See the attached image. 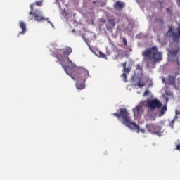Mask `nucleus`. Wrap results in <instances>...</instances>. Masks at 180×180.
<instances>
[{"label":"nucleus","instance_id":"4be33fe9","mask_svg":"<svg viewBox=\"0 0 180 180\" xmlns=\"http://www.w3.org/2000/svg\"><path fill=\"white\" fill-rule=\"evenodd\" d=\"M122 41L124 46H127V39L126 38H123Z\"/></svg>","mask_w":180,"mask_h":180},{"label":"nucleus","instance_id":"393cba45","mask_svg":"<svg viewBox=\"0 0 180 180\" xmlns=\"http://www.w3.org/2000/svg\"><path fill=\"white\" fill-rule=\"evenodd\" d=\"M178 115H180V111H176L175 119H178Z\"/></svg>","mask_w":180,"mask_h":180},{"label":"nucleus","instance_id":"9b49d317","mask_svg":"<svg viewBox=\"0 0 180 180\" xmlns=\"http://www.w3.org/2000/svg\"><path fill=\"white\" fill-rule=\"evenodd\" d=\"M175 76H172V75H169L167 81L168 83L170 85H172V86H174V88H175V89H179V84H176V82H175Z\"/></svg>","mask_w":180,"mask_h":180},{"label":"nucleus","instance_id":"c756f323","mask_svg":"<svg viewBox=\"0 0 180 180\" xmlns=\"http://www.w3.org/2000/svg\"><path fill=\"white\" fill-rule=\"evenodd\" d=\"M160 22L162 25L164 23V20L162 19L160 20Z\"/></svg>","mask_w":180,"mask_h":180},{"label":"nucleus","instance_id":"5701e85b","mask_svg":"<svg viewBox=\"0 0 180 180\" xmlns=\"http://www.w3.org/2000/svg\"><path fill=\"white\" fill-rule=\"evenodd\" d=\"M136 70H139L140 71H141L143 70V67H141V65H139V64L136 65Z\"/></svg>","mask_w":180,"mask_h":180},{"label":"nucleus","instance_id":"c9c22d12","mask_svg":"<svg viewBox=\"0 0 180 180\" xmlns=\"http://www.w3.org/2000/svg\"><path fill=\"white\" fill-rule=\"evenodd\" d=\"M31 19H33V17H32Z\"/></svg>","mask_w":180,"mask_h":180},{"label":"nucleus","instance_id":"4468645a","mask_svg":"<svg viewBox=\"0 0 180 180\" xmlns=\"http://www.w3.org/2000/svg\"><path fill=\"white\" fill-rule=\"evenodd\" d=\"M34 5H37V6H43V1H35L34 4H32L30 5V8L31 11H34Z\"/></svg>","mask_w":180,"mask_h":180},{"label":"nucleus","instance_id":"0eeeda50","mask_svg":"<svg viewBox=\"0 0 180 180\" xmlns=\"http://www.w3.org/2000/svg\"><path fill=\"white\" fill-rule=\"evenodd\" d=\"M143 106V102H141L133 109L134 115L136 117H139L140 115L144 113V108Z\"/></svg>","mask_w":180,"mask_h":180},{"label":"nucleus","instance_id":"7c9ffc66","mask_svg":"<svg viewBox=\"0 0 180 180\" xmlns=\"http://www.w3.org/2000/svg\"><path fill=\"white\" fill-rule=\"evenodd\" d=\"M171 123H172V124H174V123H175V120H172Z\"/></svg>","mask_w":180,"mask_h":180},{"label":"nucleus","instance_id":"bb28decb","mask_svg":"<svg viewBox=\"0 0 180 180\" xmlns=\"http://www.w3.org/2000/svg\"><path fill=\"white\" fill-rule=\"evenodd\" d=\"M176 64H177V65L179 67V70H180V64H179V60H178V58L176 60Z\"/></svg>","mask_w":180,"mask_h":180},{"label":"nucleus","instance_id":"412c9836","mask_svg":"<svg viewBox=\"0 0 180 180\" xmlns=\"http://www.w3.org/2000/svg\"><path fill=\"white\" fill-rule=\"evenodd\" d=\"M147 95H150V91L148 90H146L143 93V96H147Z\"/></svg>","mask_w":180,"mask_h":180},{"label":"nucleus","instance_id":"f3484780","mask_svg":"<svg viewBox=\"0 0 180 180\" xmlns=\"http://www.w3.org/2000/svg\"><path fill=\"white\" fill-rule=\"evenodd\" d=\"M107 30H108V32H110L112 33L113 30V24L112 23L107 24Z\"/></svg>","mask_w":180,"mask_h":180},{"label":"nucleus","instance_id":"2f4dec72","mask_svg":"<svg viewBox=\"0 0 180 180\" xmlns=\"http://www.w3.org/2000/svg\"><path fill=\"white\" fill-rule=\"evenodd\" d=\"M178 5H180V0H176Z\"/></svg>","mask_w":180,"mask_h":180},{"label":"nucleus","instance_id":"423d86ee","mask_svg":"<svg viewBox=\"0 0 180 180\" xmlns=\"http://www.w3.org/2000/svg\"><path fill=\"white\" fill-rule=\"evenodd\" d=\"M177 33L174 32V31L172 30V28H169L167 31V35L169 36V37H172L174 41H175L176 43H179V39H180V24L179 25L178 27H177Z\"/></svg>","mask_w":180,"mask_h":180},{"label":"nucleus","instance_id":"7ed1b4c3","mask_svg":"<svg viewBox=\"0 0 180 180\" xmlns=\"http://www.w3.org/2000/svg\"><path fill=\"white\" fill-rule=\"evenodd\" d=\"M114 116H116L118 119L122 118L123 124L127 126L131 130H136V133H145L146 131L143 129H140V126L131 121L126 108H120V113H114Z\"/></svg>","mask_w":180,"mask_h":180},{"label":"nucleus","instance_id":"dca6fc26","mask_svg":"<svg viewBox=\"0 0 180 180\" xmlns=\"http://www.w3.org/2000/svg\"><path fill=\"white\" fill-rule=\"evenodd\" d=\"M76 87L77 89H84L85 88V82H83V83H77Z\"/></svg>","mask_w":180,"mask_h":180},{"label":"nucleus","instance_id":"c85d7f7f","mask_svg":"<svg viewBox=\"0 0 180 180\" xmlns=\"http://www.w3.org/2000/svg\"><path fill=\"white\" fill-rule=\"evenodd\" d=\"M167 12L168 13H171V8H167Z\"/></svg>","mask_w":180,"mask_h":180},{"label":"nucleus","instance_id":"72a5a7b5","mask_svg":"<svg viewBox=\"0 0 180 180\" xmlns=\"http://www.w3.org/2000/svg\"><path fill=\"white\" fill-rule=\"evenodd\" d=\"M72 32H75V30H72Z\"/></svg>","mask_w":180,"mask_h":180},{"label":"nucleus","instance_id":"6e6552de","mask_svg":"<svg viewBox=\"0 0 180 180\" xmlns=\"http://www.w3.org/2000/svg\"><path fill=\"white\" fill-rule=\"evenodd\" d=\"M127 64V62H124V63H122V67H123V74L122 75V77H123L124 79V82H127V74H129L130 71H131V68H127L126 65Z\"/></svg>","mask_w":180,"mask_h":180},{"label":"nucleus","instance_id":"39448f33","mask_svg":"<svg viewBox=\"0 0 180 180\" xmlns=\"http://www.w3.org/2000/svg\"><path fill=\"white\" fill-rule=\"evenodd\" d=\"M77 71L79 72V76L77 77V81H82V82H86V80L91 77L89 71L85 68H78Z\"/></svg>","mask_w":180,"mask_h":180},{"label":"nucleus","instance_id":"1a4fd4ad","mask_svg":"<svg viewBox=\"0 0 180 180\" xmlns=\"http://www.w3.org/2000/svg\"><path fill=\"white\" fill-rule=\"evenodd\" d=\"M146 127L149 133L152 134H158L160 133V131H157V127L154 124H147Z\"/></svg>","mask_w":180,"mask_h":180},{"label":"nucleus","instance_id":"473e14b6","mask_svg":"<svg viewBox=\"0 0 180 180\" xmlns=\"http://www.w3.org/2000/svg\"><path fill=\"white\" fill-rule=\"evenodd\" d=\"M48 23H51V25L53 26V22L48 21Z\"/></svg>","mask_w":180,"mask_h":180},{"label":"nucleus","instance_id":"b1692460","mask_svg":"<svg viewBox=\"0 0 180 180\" xmlns=\"http://www.w3.org/2000/svg\"><path fill=\"white\" fill-rule=\"evenodd\" d=\"M37 13V11L33 12V11L31 10V11L29 13H30V15H32L34 17V13Z\"/></svg>","mask_w":180,"mask_h":180},{"label":"nucleus","instance_id":"6ab92c4d","mask_svg":"<svg viewBox=\"0 0 180 180\" xmlns=\"http://www.w3.org/2000/svg\"><path fill=\"white\" fill-rule=\"evenodd\" d=\"M98 56L101 57V58H105L106 59V55L101 51L98 52Z\"/></svg>","mask_w":180,"mask_h":180},{"label":"nucleus","instance_id":"f03ea898","mask_svg":"<svg viewBox=\"0 0 180 180\" xmlns=\"http://www.w3.org/2000/svg\"><path fill=\"white\" fill-rule=\"evenodd\" d=\"M142 56L143 60L146 63V65L148 68L154 66L156 63H160L162 60V53L159 52L158 47L152 46L143 51Z\"/></svg>","mask_w":180,"mask_h":180},{"label":"nucleus","instance_id":"2eb2a0df","mask_svg":"<svg viewBox=\"0 0 180 180\" xmlns=\"http://www.w3.org/2000/svg\"><path fill=\"white\" fill-rule=\"evenodd\" d=\"M165 112H167V105H165L161 108L160 112L159 113V116L160 117L164 116V115H165Z\"/></svg>","mask_w":180,"mask_h":180},{"label":"nucleus","instance_id":"a211bd4d","mask_svg":"<svg viewBox=\"0 0 180 180\" xmlns=\"http://www.w3.org/2000/svg\"><path fill=\"white\" fill-rule=\"evenodd\" d=\"M178 49L172 50L170 51V54H172V56H176V54H178Z\"/></svg>","mask_w":180,"mask_h":180},{"label":"nucleus","instance_id":"cd10ccee","mask_svg":"<svg viewBox=\"0 0 180 180\" xmlns=\"http://www.w3.org/2000/svg\"><path fill=\"white\" fill-rule=\"evenodd\" d=\"M176 150H178L179 151H180V144L176 146Z\"/></svg>","mask_w":180,"mask_h":180},{"label":"nucleus","instance_id":"f8f14e48","mask_svg":"<svg viewBox=\"0 0 180 180\" xmlns=\"http://www.w3.org/2000/svg\"><path fill=\"white\" fill-rule=\"evenodd\" d=\"M126 6V3L122 1H116L114 4V8L115 11H122L123 8Z\"/></svg>","mask_w":180,"mask_h":180},{"label":"nucleus","instance_id":"aec40b11","mask_svg":"<svg viewBox=\"0 0 180 180\" xmlns=\"http://www.w3.org/2000/svg\"><path fill=\"white\" fill-rule=\"evenodd\" d=\"M137 86L139 88H143V86H146V84L144 83H141L140 82H137Z\"/></svg>","mask_w":180,"mask_h":180},{"label":"nucleus","instance_id":"20e7f679","mask_svg":"<svg viewBox=\"0 0 180 180\" xmlns=\"http://www.w3.org/2000/svg\"><path fill=\"white\" fill-rule=\"evenodd\" d=\"M145 102L146 103V106L148 108L150 112H154L155 109H160V108H162V103L157 98L146 100Z\"/></svg>","mask_w":180,"mask_h":180},{"label":"nucleus","instance_id":"f704fd0d","mask_svg":"<svg viewBox=\"0 0 180 180\" xmlns=\"http://www.w3.org/2000/svg\"><path fill=\"white\" fill-rule=\"evenodd\" d=\"M163 82L165 81L164 79H162Z\"/></svg>","mask_w":180,"mask_h":180},{"label":"nucleus","instance_id":"f257e3e1","mask_svg":"<svg viewBox=\"0 0 180 180\" xmlns=\"http://www.w3.org/2000/svg\"><path fill=\"white\" fill-rule=\"evenodd\" d=\"M71 53H72V49L70 47H66L63 49H58L56 53V57L60 61V60H61L64 56H66V60H68V65H64V64L62 63V67L66 74L70 75L72 79H75V76L74 75V70L75 68H77V65H75V63H72V60H70V57H68Z\"/></svg>","mask_w":180,"mask_h":180},{"label":"nucleus","instance_id":"9d476101","mask_svg":"<svg viewBox=\"0 0 180 180\" xmlns=\"http://www.w3.org/2000/svg\"><path fill=\"white\" fill-rule=\"evenodd\" d=\"M34 19L37 22H43L44 20H49V18H44L41 15V12L37 10V13H34Z\"/></svg>","mask_w":180,"mask_h":180},{"label":"nucleus","instance_id":"ddd939ff","mask_svg":"<svg viewBox=\"0 0 180 180\" xmlns=\"http://www.w3.org/2000/svg\"><path fill=\"white\" fill-rule=\"evenodd\" d=\"M19 26H20V29H22V31L18 34V37H19L20 36V34H25V33H26V30H27L26 23H25V22L20 21L19 22Z\"/></svg>","mask_w":180,"mask_h":180},{"label":"nucleus","instance_id":"a878e982","mask_svg":"<svg viewBox=\"0 0 180 180\" xmlns=\"http://www.w3.org/2000/svg\"><path fill=\"white\" fill-rule=\"evenodd\" d=\"M176 85H179V89L180 88V78L179 79H177V82H176Z\"/></svg>","mask_w":180,"mask_h":180}]
</instances>
